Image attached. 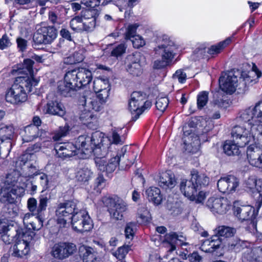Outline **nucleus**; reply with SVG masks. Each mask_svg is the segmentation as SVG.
Returning a JSON list of instances; mask_svg holds the SVG:
<instances>
[{
  "mask_svg": "<svg viewBox=\"0 0 262 262\" xmlns=\"http://www.w3.org/2000/svg\"><path fill=\"white\" fill-rule=\"evenodd\" d=\"M252 210V208L250 206L235 207L234 213L241 221H247L251 214Z\"/></svg>",
  "mask_w": 262,
  "mask_h": 262,
  "instance_id": "obj_35",
  "label": "nucleus"
},
{
  "mask_svg": "<svg viewBox=\"0 0 262 262\" xmlns=\"http://www.w3.org/2000/svg\"><path fill=\"white\" fill-rule=\"evenodd\" d=\"M135 225L132 223L127 224L125 229V235L127 238L132 239L134 235V227Z\"/></svg>",
  "mask_w": 262,
  "mask_h": 262,
  "instance_id": "obj_58",
  "label": "nucleus"
},
{
  "mask_svg": "<svg viewBox=\"0 0 262 262\" xmlns=\"http://www.w3.org/2000/svg\"><path fill=\"white\" fill-rule=\"evenodd\" d=\"M257 111L254 106H250L243 110L239 114V119L244 121V123H250L251 125L261 124L259 123L256 118Z\"/></svg>",
  "mask_w": 262,
  "mask_h": 262,
  "instance_id": "obj_29",
  "label": "nucleus"
},
{
  "mask_svg": "<svg viewBox=\"0 0 262 262\" xmlns=\"http://www.w3.org/2000/svg\"><path fill=\"white\" fill-rule=\"evenodd\" d=\"M176 183V181L173 174L167 172L161 174L159 182L161 187L171 188L174 187Z\"/></svg>",
  "mask_w": 262,
  "mask_h": 262,
  "instance_id": "obj_33",
  "label": "nucleus"
},
{
  "mask_svg": "<svg viewBox=\"0 0 262 262\" xmlns=\"http://www.w3.org/2000/svg\"><path fill=\"white\" fill-rule=\"evenodd\" d=\"M206 206L214 215L224 214L231 207L230 202L227 198L214 196L208 199Z\"/></svg>",
  "mask_w": 262,
  "mask_h": 262,
  "instance_id": "obj_15",
  "label": "nucleus"
},
{
  "mask_svg": "<svg viewBox=\"0 0 262 262\" xmlns=\"http://www.w3.org/2000/svg\"><path fill=\"white\" fill-rule=\"evenodd\" d=\"M186 77V74L182 70H177L173 75V78L178 79L179 82L181 83H183L185 82Z\"/></svg>",
  "mask_w": 262,
  "mask_h": 262,
  "instance_id": "obj_59",
  "label": "nucleus"
},
{
  "mask_svg": "<svg viewBox=\"0 0 262 262\" xmlns=\"http://www.w3.org/2000/svg\"><path fill=\"white\" fill-rule=\"evenodd\" d=\"M238 80L232 72L225 73L219 79L220 86L222 91L227 94H232L236 91Z\"/></svg>",
  "mask_w": 262,
  "mask_h": 262,
  "instance_id": "obj_17",
  "label": "nucleus"
},
{
  "mask_svg": "<svg viewBox=\"0 0 262 262\" xmlns=\"http://www.w3.org/2000/svg\"><path fill=\"white\" fill-rule=\"evenodd\" d=\"M247 156L251 165L262 168V145L251 144L247 148Z\"/></svg>",
  "mask_w": 262,
  "mask_h": 262,
  "instance_id": "obj_20",
  "label": "nucleus"
},
{
  "mask_svg": "<svg viewBox=\"0 0 262 262\" xmlns=\"http://www.w3.org/2000/svg\"><path fill=\"white\" fill-rule=\"evenodd\" d=\"M76 250L77 247L74 244L60 242L54 245L51 253L54 257L62 260L73 254Z\"/></svg>",
  "mask_w": 262,
  "mask_h": 262,
  "instance_id": "obj_16",
  "label": "nucleus"
},
{
  "mask_svg": "<svg viewBox=\"0 0 262 262\" xmlns=\"http://www.w3.org/2000/svg\"><path fill=\"white\" fill-rule=\"evenodd\" d=\"M139 25L137 24L129 25L126 29V31L125 33V36L126 39H132L135 36H137L136 34V30Z\"/></svg>",
  "mask_w": 262,
  "mask_h": 262,
  "instance_id": "obj_50",
  "label": "nucleus"
},
{
  "mask_svg": "<svg viewBox=\"0 0 262 262\" xmlns=\"http://www.w3.org/2000/svg\"><path fill=\"white\" fill-rule=\"evenodd\" d=\"M28 208L30 212L35 215L37 212V201L35 199L32 198L28 200Z\"/></svg>",
  "mask_w": 262,
  "mask_h": 262,
  "instance_id": "obj_62",
  "label": "nucleus"
},
{
  "mask_svg": "<svg viewBox=\"0 0 262 262\" xmlns=\"http://www.w3.org/2000/svg\"><path fill=\"white\" fill-rule=\"evenodd\" d=\"M141 57L140 53L136 52L128 55L126 58L127 70L134 76H138L142 73Z\"/></svg>",
  "mask_w": 262,
  "mask_h": 262,
  "instance_id": "obj_21",
  "label": "nucleus"
},
{
  "mask_svg": "<svg viewBox=\"0 0 262 262\" xmlns=\"http://www.w3.org/2000/svg\"><path fill=\"white\" fill-rule=\"evenodd\" d=\"M16 41L18 50L20 52H25L28 47V41L20 37H17Z\"/></svg>",
  "mask_w": 262,
  "mask_h": 262,
  "instance_id": "obj_56",
  "label": "nucleus"
},
{
  "mask_svg": "<svg viewBox=\"0 0 262 262\" xmlns=\"http://www.w3.org/2000/svg\"><path fill=\"white\" fill-rule=\"evenodd\" d=\"M151 102L146 100V95L141 92H134L128 102V110L132 114V119L135 121L142 113L149 108Z\"/></svg>",
  "mask_w": 262,
  "mask_h": 262,
  "instance_id": "obj_8",
  "label": "nucleus"
},
{
  "mask_svg": "<svg viewBox=\"0 0 262 262\" xmlns=\"http://www.w3.org/2000/svg\"><path fill=\"white\" fill-rule=\"evenodd\" d=\"M238 185V179L233 175H228L221 178L217 183L219 191L227 194L234 192Z\"/></svg>",
  "mask_w": 262,
  "mask_h": 262,
  "instance_id": "obj_18",
  "label": "nucleus"
},
{
  "mask_svg": "<svg viewBox=\"0 0 262 262\" xmlns=\"http://www.w3.org/2000/svg\"><path fill=\"white\" fill-rule=\"evenodd\" d=\"M126 47L123 43H121L116 46L111 52V55L114 57L121 56L125 52Z\"/></svg>",
  "mask_w": 262,
  "mask_h": 262,
  "instance_id": "obj_53",
  "label": "nucleus"
},
{
  "mask_svg": "<svg viewBox=\"0 0 262 262\" xmlns=\"http://www.w3.org/2000/svg\"><path fill=\"white\" fill-rule=\"evenodd\" d=\"M149 212L145 206H140L137 211L138 217L141 223H146L148 221Z\"/></svg>",
  "mask_w": 262,
  "mask_h": 262,
  "instance_id": "obj_47",
  "label": "nucleus"
},
{
  "mask_svg": "<svg viewBox=\"0 0 262 262\" xmlns=\"http://www.w3.org/2000/svg\"><path fill=\"white\" fill-rule=\"evenodd\" d=\"M54 149L58 157L62 159L79 154L76 143L74 144L72 142L56 143Z\"/></svg>",
  "mask_w": 262,
  "mask_h": 262,
  "instance_id": "obj_19",
  "label": "nucleus"
},
{
  "mask_svg": "<svg viewBox=\"0 0 262 262\" xmlns=\"http://www.w3.org/2000/svg\"><path fill=\"white\" fill-rule=\"evenodd\" d=\"M89 103L91 105L90 108H91L96 112L100 111L103 108L104 104V103H101V101H99L98 99L91 100Z\"/></svg>",
  "mask_w": 262,
  "mask_h": 262,
  "instance_id": "obj_61",
  "label": "nucleus"
},
{
  "mask_svg": "<svg viewBox=\"0 0 262 262\" xmlns=\"http://www.w3.org/2000/svg\"><path fill=\"white\" fill-rule=\"evenodd\" d=\"M93 78L91 71L84 68H79L68 71L64 81L58 82V91L64 97L71 96L77 90L89 84Z\"/></svg>",
  "mask_w": 262,
  "mask_h": 262,
  "instance_id": "obj_2",
  "label": "nucleus"
},
{
  "mask_svg": "<svg viewBox=\"0 0 262 262\" xmlns=\"http://www.w3.org/2000/svg\"><path fill=\"white\" fill-rule=\"evenodd\" d=\"M198 140V137L195 136L194 134L187 133L186 131L184 132L183 141L186 150H187L188 152H191L192 150V147H193V145H195V142H196L195 144L199 143Z\"/></svg>",
  "mask_w": 262,
  "mask_h": 262,
  "instance_id": "obj_34",
  "label": "nucleus"
},
{
  "mask_svg": "<svg viewBox=\"0 0 262 262\" xmlns=\"http://www.w3.org/2000/svg\"><path fill=\"white\" fill-rule=\"evenodd\" d=\"M127 146H123L121 149L117 152L111 154V158L108 163L105 160V156L106 153L101 156H98L95 158V163L100 171L111 173L113 172L119 166V162L124 158L126 152Z\"/></svg>",
  "mask_w": 262,
  "mask_h": 262,
  "instance_id": "obj_10",
  "label": "nucleus"
},
{
  "mask_svg": "<svg viewBox=\"0 0 262 262\" xmlns=\"http://www.w3.org/2000/svg\"><path fill=\"white\" fill-rule=\"evenodd\" d=\"M191 178L190 180H183L180 183V190L185 196L190 201L196 203H202L206 197V194L203 191L197 192L198 186L196 180L198 176L196 173H191Z\"/></svg>",
  "mask_w": 262,
  "mask_h": 262,
  "instance_id": "obj_7",
  "label": "nucleus"
},
{
  "mask_svg": "<svg viewBox=\"0 0 262 262\" xmlns=\"http://www.w3.org/2000/svg\"><path fill=\"white\" fill-rule=\"evenodd\" d=\"M14 128L11 125L5 126L0 128V137L5 139H10L13 137Z\"/></svg>",
  "mask_w": 262,
  "mask_h": 262,
  "instance_id": "obj_48",
  "label": "nucleus"
},
{
  "mask_svg": "<svg viewBox=\"0 0 262 262\" xmlns=\"http://www.w3.org/2000/svg\"><path fill=\"white\" fill-rule=\"evenodd\" d=\"M146 193L149 201L152 202L156 205L161 204L162 197L159 188L151 187L146 190Z\"/></svg>",
  "mask_w": 262,
  "mask_h": 262,
  "instance_id": "obj_36",
  "label": "nucleus"
},
{
  "mask_svg": "<svg viewBox=\"0 0 262 262\" xmlns=\"http://www.w3.org/2000/svg\"><path fill=\"white\" fill-rule=\"evenodd\" d=\"M215 230L216 234L221 238V237L228 238L231 237L236 232V230L234 228L225 226H219Z\"/></svg>",
  "mask_w": 262,
  "mask_h": 262,
  "instance_id": "obj_41",
  "label": "nucleus"
},
{
  "mask_svg": "<svg viewBox=\"0 0 262 262\" xmlns=\"http://www.w3.org/2000/svg\"><path fill=\"white\" fill-rule=\"evenodd\" d=\"M34 233L29 231H23L22 229L16 231L17 241L13 245L12 255L15 257H22L27 255L30 251L29 244L33 239Z\"/></svg>",
  "mask_w": 262,
  "mask_h": 262,
  "instance_id": "obj_11",
  "label": "nucleus"
},
{
  "mask_svg": "<svg viewBox=\"0 0 262 262\" xmlns=\"http://www.w3.org/2000/svg\"><path fill=\"white\" fill-rule=\"evenodd\" d=\"M130 250V246L124 245L118 248L117 250L114 252L113 254L118 259L122 260L125 258Z\"/></svg>",
  "mask_w": 262,
  "mask_h": 262,
  "instance_id": "obj_46",
  "label": "nucleus"
},
{
  "mask_svg": "<svg viewBox=\"0 0 262 262\" xmlns=\"http://www.w3.org/2000/svg\"><path fill=\"white\" fill-rule=\"evenodd\" d=\"M38 83V80L33 79L30 77L17 76L14 83L5 92L6 101L13 105L21 104L27 101L28 94L31 91L32 87Z\"/></svg>",
  "mask_w": 262,
  "mask_h": 262,
  "instance_id": "obj_3",
  "label": "nucleus"
},
{
  "mask_svg": "<svg viewBox=\"0 0 262 262\" xmlns=\"http://www.w3.org/2000/svg\"><path fill=\"white\" fill-rule=\"evenodd\" d=\"M75 143L79 154L83 155L81 156L83 159L87 158L92 154L96 158L105 155L108 150V145L111 144L109 139L100 132H95L90 136H80Z\"/></svg>",
  "mask_w": 262,
  "mask_h": 262,
  "instance_id": "obj_1",
  "label": "nucleus"
},
{
  "mask_svg": "<svg viewBox=\"0 0 262 262\" xmlns=\"http://www.w3.org/2000/svg\"><path fill=\"white\" fill-rule=\"evenodd\" d=\"M24 132V142H31L39 136V128L36 125H28L25 127Z\"/></svg>",
  "mask_w": 262,
  "mask_h": 262,
  "instance_id": "obj_32",
  "label": "nucleus"
},
{
  "mask_svg": "<svg viewBox=\"0 0 262 262\" xmlns=\"http://www.w3.org/2000/svg\"><path fill=\"white\" fill-rule=\"evenodd\" d=\"M70 130V127L66 124L64 126H60L58 129L53 133L52 139L55 141H59L61 138L66 136Z\"/></svg>",
  "mask_w": 262,
  "mask_h": 262,
  "instance_id": "obj_44",
  "label": "nucleus"
},
{
  "mask_svg": "<svg viewBox=\"0 0 262 262\" xmlns=\"http://www.w3.org/2000/svg\"><path fill=\"white\" fill-rule=\"evenodd\" d=\"M32 0H14L13 4L17 7L21 6L24 9H29L32 6Z\"/></svg>",
  "mask_w": 262,
  "mask_h": 262,
  "instance_id": "obj_60",
  "label": "nucleus"
},
{
  "mask_svg": "<svg viewBox=\"0 0 262 262\" xmlns=\"http://www.w3.org/2000/svg\"><path fill=\"white\" fill-rule=\"evenodd\" d=\"M191 173H196V175L198 176V178L195 181L196 182V183L197 185L199 186V185H203L206 186L208 185L209 182V178L207 176H205L204 174H199L198 172L195 170H193L191 171Z\"/></svg>",
  "mask_w": 262,
  "mask_h": 262,
  "instance_id": "obj_51",
  "label": "nucleus"
},
{
  "mask_svg": "<svg viewBox=\"0 0 262 262\" xmlns=\"http://www.w3.org/2000/svg\"><path fill=\"white\" fill-rule=\"evenodd\" d=\"M259 252L262 253V250H252L251 249H247L244 252L242 260L243 262H256L259 261V256H257Z\"/></svg>",
  "mask_w": 262,
  "mask_h": 262,
  "instance_id": "obj_37",
  "label": "nucleus"
},
{
  "mask_svg": "<svg viewBox=\"0 0 262 262\" xmlns=\"http://www.w3.org/2000/svg\"><path fill=\"white\" fill-rule=\"evenodd\" d=\"M47 112L50 114L63 116L66 113L63 104L56 98L49 100L47 104Z\"/></svg>",
  "mask_w": 262,
  "mask_h": 262,
  "instance_id": "obj_30",
  "label": "nucleus"
},
{
  "mask_svg": "<svg viewBox=\"0 0 262 262\" xmlns=\"http://www.w3.org/2000/svg\"><path fill=\"white\" fill-rule=\"evenodd\" d=\"M57 35V30L55 28L41 24L37 26L33 40L38 45L50 44L56 39Z\"/></svg>",
  "mask_w": 262,
  "mask_h": 262,
  "instance_id": "obj_13",
  "label": "nucleus"
},
{
  "mask_svg": "<svg viewBox=\"0 0 262 262\" xmlns=\"http://www.w3.org/2000/svg\"><path fill=\"white\" fill-rule=\"evenodd\" d=\"M94 115L90 111H86L83 112L80 116V119L82 122L84 124H88L91 123V121L93 118Z\"/></svg>",
  "mask_w": 262,
  "mask_h": 262,
  "instance_id": "obj_57",
  "label": "nucleus"
},
{
  "mask_svg": "<svg viewBox=\"0 0 262 262\" xmlns=\"http://www.w3.org/2000/svg\"><path fill=\"white\" fill-rule=\"evenodd\" d=\"M231 136L241 147L250 143H255V140L262 136V124L251 125L244 123L236 125L232 129Z\"/></svg>",
  "mask_w": 262,
  "mask_h": 262,
  "instance_id": "obj_4",
  "label": "nucleus"
},
{
  "mask_svg": "<svg viewBox=\"0 0 262 262\" xmlns=\"http://www.w3.org/2000/svg\"><path fill=\"white\" fill-rule=\"evenodd\" d=\"M255 109L257 111L256 118L259 123L262 124V101L255 104Z\"/></svg>",
  "mask_w": 262,
  "mask_h": 262,
  "instance_id": "obj_64",
  "label": "nucleus"
},
{
  "mask_svg": "<svg viewBox=\"0 0 262 262\" xmlns=\"http://www.w3.org/2000/svg\"><path fill=\"white\" fill-rule=\"evenodd\" d=\"M99 14V12L96 9L83 10L79 15L71 20L70 27L73 31L77 32L92 31L96 27Z\"/></svg>",
  "mask_w": 262,
  "mask_h": 262,
  "instance_id": "obj_5",
  "label": "nucleus"
},
{
  "mask_svg": "<svg viewBox=\"0 0 262 262\" xmlns=\"http://www.w3.org/2000/svg\"><path fill=\"white\" fill-rule=\"evenodd\" d=\"M249 243L247 241H242L239 238H235L230 241L228 243V249L230 250L239 252L242 249L248 247Z\"/></svg>",
  "mask_w": 262,
  "mask_h": 262,
  "instance_id": "obj_40",
  "label": "nucleus"
},
{
  "mask_svg": "<svg viewBox=\"0 0 262 262\" xmlns=\"http://www.w3.org/2000/svg\"><path fill=\"white\" fill-rule=\"evenodd\" d=\"M209 93L207 91H202L197 96V107L199 110L202 109L208 101Z\"/></svg>",
  "mask_w": 262,
  "mask_h": 262,
  "instance_id": "obj_45",
  "label": "nucleus"
},
{
  "mask_svg": "<svg viewBox=\"0 0 262 262\" xmlns=\"http://www.w3.org/2000/svg\"><path fill=\"white\" fill-rule=\"evenodd\" d=\"M39 203L37 206L36 220L38 223L37 226H33V230H38L43 226L44 213L46 210L50 196L48 194H41L39 198Z\"/></svg>",
  "mask_w": 262,
  "mask_h": 262,
  "instance_id": "obj_24",
  "label": "nucleus"
},
{
  "mask_svg": "<svg viewBox=\"0 0 262 262\" xmlns=\"http://www.w3.org/2000/svg\"><path fill=\"white\" fill-rule=\"evenodd\" d=\"M169 103V100L167 97L158 98L156 102V106L160 111L163 112L167 107Z\"/></svg>",
  "mask_w": 262,
  "mask_h": 262,
  "instance_id": "obj_49",
  "label": "nucleus"
},
{
  "mask_svg": "<svg viewBox=\"0 0 262 262\" xmlns=\"http://www.w3.org/2000/svg\"><path fill=\"white\" fill-rule=\"evenodd\" d=\"M111 88L103 89L99 92H95L97 94V99L99 101H101V103H104L107 101L109 96V92Z\"/></svg>",
  "mask_w": 262,
  "mask_h": 262,
  "instance_id": "obj_52",
  "label": "nucleus"
},
{
  "mask_svg": "<svg viewBox=\"0 0 262 262\" xmlns=\"http://www.w3.org/2000/svg\"><path fill=\"white\" fill-rule=\"evenodd\" d=\"M103 203L108 208L111 217L116 220H121L123 213L127 209V204L122 200H115L112 198H103Z\"/></svg>",
  "mask_w": 262,
  "mask_h": 262,
  "instance_id": "obj_14",
  "label": "nucleus"
},
{
  "mask_svg": "<svg viewBox=\"0 0 262 262\" xmlns=\"http://www.w3.org/2000/svg\"><path fill=\"white\" fill-rule=\"evenodd\" d=\"M73 230L79 233L91 230L93 227L92 220L85 210L77 209L70 222Z\"/></svg>",
  "mask_w": 262,
  "mask_h": 262,
  "instance_id": "obj_12",
  "label": "nucleus"
},
{
  "mask_svg": "<svg viewBox=\"0 0 262 262\" xmlns=\"http://www.w3.org/2000/svg\"><path fill=\"white\" fill-rule=\"evenodd\" d=\"M77 208V203L74 201H66L58 204L55 210L57 224L61 227H65L71 222Z\"/></svg>",
  "mask_w": 262,
  "mask_h": 262,
  "instance_id": "obj_9",
  "label": "nucleus"
},
{
  "mask_svg": "<svg viewBox=\"0 0 262 262\" xmlns=\"http://www.w3.org/2000/svg\"><path fill=\"white\" fill-rule=\"evenodd\" d=\"M34 62L31 59H25L23 63L19 66L17 69H13L12 71L13 75H21L20 76H26L31 77L33 79H35L33 77V66Z\"/></svg>",
  "mask_w": 262,
  "mask_h": 262,
  "instance_id": "obj_27",
  "label": "nucleus"
},
{
  "mask_svg": "<svg viewBox=\"0 0 262 262\" xmlns=\"http://www.w3.org/2000/svg\"><path fill=\"white\" fill-rule=\"evenodd\" d=\"M123 129L121 128H114L112 129V142L110 140L111 144L108 145V148L111 145L112 143L115 144H123L125 140V137L122 135Z\"/></svg>",
  "mask_w": 262,
  "mask_h": 262,
  "instance_id": "obj_38",
  "label": "nucleus"
},
{
  "mask_svg": "<svg viewBox=\"0 0 262 262\" xmlns=\"http://www.w3.org/2000/svg\"><path fill=\"white\" fill-rule=\"evenodd\" d=\"M131 41L134 47L137 49L142 47L145 45V41L144 38L140 35L135 36L134 38L131 39Z\"/></svg>",
  "mask_w": 262,
  "mask_h": 262,
  "instance_id": "obj_55",
  "label": "nucleus"
},
{
  "mask_svg": "<svg viewBox=\"0 0 262 262\" xmlns=\"http://www.w3.org/2000/svg\"><path fill=\"white\" fill-rule=\"evenodd\" d=\"M212 245L210 239H207L205 240L202 244L200 249L202 251L206 253H212L215 251Z\"/></svg>",
  "mask_w": 262,
  "mask_h": 262,
  "instance_id": "obj_54",
  "label": "nucleus"
},
{
  "mask_svg": "<svg viewBox=\"0 0 262 262\" xmlns=\"http://www.w3.org/2000/svg\"><path fill=\"white\" fill-rule=\"evenodd\" d=\"M93 172L88 167L77 168L75 172L76 181L80 184H85L92 178Z\"/></svg>",
  "mask_w": 262,
  "mask_h": 262,
  "instance_id": "obj_31",
  "label": "nucleus"
},
{
  "mask_svg": "<svg viewBox=\"0 0 262 262\" xmlns=\"http://www.w3.org/2000/svg\"><path fill=\"white\" fill-rule=\"evenodd\" d=\"M79 255L83 262H102L97 251L92 247L82 245L79 247Z\"/></svg>",
  "mask_w": 262,
  "mask_h": 262,
  "instance_id": "obj_22",
  "label": "nucleus"
},
{
  "mask_svg": "<svg viewBox=\"0 0 262 262\" xmlns=\"http://www.w3.org/2000/svg\"><path fill=\"white\" fill-rule=\"evenodd\" d=\"M185 237L182 235H179L176 232H170L165 236L163 243L167 247H169L168 251L171 252L176 249L177 245L186 246L187 243L184 242Z\"/></svg>",
  "mask_w": 262,
  "mask_h": 262,
  "instance_id": "obj_23",
  "label": "nucleus"
},
{
  "mask_svg": "<svg viewBox=\"0 0 262 262\" xmlns=\"http://www.w3.org/2000/svg\"><path fill=\"white\" fill-rule=\"evenodd\" d=\"M166 40L158 48L161 50V57L169 64L172 61L174 56L173 52L174 43L167 36H164L163 40Z\"/></svg>",
  "mask_w": 262,
  "mask_h": 262,
  "instance_id": "obj_26",
  "label": "nucleus"
},
{
  "mask_svg": "<svg viewBox=\"0 0 262 262\" xmlns=\"http://www.w3.org/2000/svg\"><path fill=\"white\" fill-rule=\"evenodd\" d=\"M231 42V39L228 38L225 40L220 42L216 45L212 46L208 50V53L210 55L219 54L221 51Z\"/></svg>",
  "mask_w": 262,
  "mask_h": 262,
  "instance_id": "obj_43",
  "label": "nucleus"
},
{
  "mask_svg": "<svg viewBox=\"0 0 262 262\" xmlns=\"http://www.w3.org/2000/svg\"><path fill=\"white\" fill-rule=\"evenodd\" d=\"M235 144L232 141H226L223 145L224 152L228 156L238 155L240 153L239 144Z\"/></svg>",
  "mask_w": 262,
  "mask_h": 262,
  "instance_id": "obj_39",
  "label": "nucleus"
},
{
  "mask_svg": "<svg viewBox=\"0 0 262 262\" xmlns=\"http://www.w3.org/2000/svg\"><path fill=\"white\" fill-rule=\"evenodd\" d=\"M23 177L20 172L13 170L8 173L5 178L4 186L2 188V193L4 197L7 198L11 195L20 196L24 192V189L21 185Z\"/></svg>",
  "mask_w": 262,
  "mask_h": 262,
  "instance_id": "obj_6",
  "label": "nucleus"
},
{
  "mask_svg": "<svg viewBox=\"0 0 262 262\" xmlns=\"http://www.w3.org/2000/svg\"><path fill=\"white\" fill-rule=\"evenodd\" d=\"M109 88L110 85L107 78H97L93 82V89L95 92H99Z\"/></svg>",
  "mask_w": 262,
  "mask_h": 262,
  "instance_id": "obj_42",
  "label": "nucleus"
},
{
  "mask_svg": "<svg viewBox=\"0 0 262 262\" xmlns=\"http://www.w3.org/2000/svg\"><path fill=\"white\" fill-rule=\"evenodd\" d=\"M254 73L257 76V78H259L261 76V72L258 69L257 67L254 64L252 67L251 72H242L241 77L239 78V89L245 90L246 87L253 82V79L251 77V75Z\"/></svg>",
  "mask_w": 262,
  "mask_h": 262,
  "instance_id": "obj_28",
  "label": "nucleus"
},
{
  "mask_svg": "<svg viewBox=\"0 0 262 262\" xmlns=\"http://www.w3.org/2000/svg\"><path fill=\"white\" fill-rule=\"evenodd\" d=\"M11 45V43L8 36L6 34L3 35L0 39V49L4 50L10 47Z\"/></svg>",
  "mask_w": 262,
  "mask_h": 262,
  "instance_id": "obj_63",
  "label": "nucleus"
},
{
  "mask_svg": "<svg viewBox=\"0 0 262 262\" xmlns=\"http://www.w3.org/2000/svg\"><path fill=\"white\" fill-rule=\"evenodd\" d=\"M245 187L253 192L256 191L258 198L256 206L259 209L262 204V180H257L254 176L250 177L245 183Z\"/></svg>",
  "mask_w": 262,
  "mask_h": 262,
  "instance_id": "obj_25",
  "label": "nucleus"
}]
</instances>
